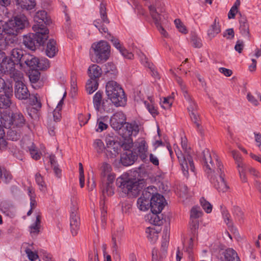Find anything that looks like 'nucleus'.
I'll use <instances>...</instances> for the list:
<instances>
[{"instance_id":"obj_51","label":"nucleus","mask_w":261,"mask_h":261,"mask_svg":"<svg viewBox=\"0 0 261 261\" xmlns=\"http://www.w3.org/2000/svg\"><path fill=\"white\" fill-rule=\"evenodd\" d=\"M200 204L203 209L207 213H210L212 210V205L204 198H201L200 200Z\"/></svg>"},{"instance_id":"obj_31","label":"nucleus","mask_w":261,"mask_h":261,"mask_svg":"<svg viewBox=\"0 0 261 261\" xmlns=\"http://www.w3.org/2000/svg\"><path fill=\"white\" fill-rule=\"evenodd\" d=\"M224 253L225 261H240L237 252L231 248L226 249Z\"/></svg>"},{"instance_id":"obj_22","label":"nucleus","mask_w":261,"mask_h":261,"mask_svg":"<svg viewBox=\"0 0 261 261\" xmlns=\"http://www.w3.org/2000/svg\"><path fill=\"white\" fill-rule=\"evenodd\" d=\"M161 229L159 227H148L146 230L147 237L150 243L153 244L156 242L159 237V233Z\"/></svg>"},{"instance_id":"obj_43","label":"nucleus","mask_w":261,"mask_h":261,"mask_svg":"<svg viewBox=\"0 0 261 261\" xmlns=\"http://www.w3.org/2000/svg\"><path fill=\"white\" fill-rule=\"evenodd\" d=\"M10 129L7 133V136L8 139L12 141H16L20 138V134L17 132L15 129H13L12 128H9Z\"/></svg>"},{"instance_id":"obj_39","label":"nucleus","mask_w":261,"mask_h":261,"mask_svg":"<svg viewBox=\"0 0 261 261\" xmlns=\"http://www.w3.org/2000/svg\"><path fill=\"white\" fill-rule=\"evenodd\" d=\"M154 187H148L145 189L142 192L141 196L140 198L145 199L146 201L150 202L151 197L153 196V192L155 191Z\"/></svg>"},{"instance_id":"obj_62","label":"nucleus","mask_w":261,"mask_h":261,"mask_svg":"<svg viewBox=\"0 0 261 261\" xmlns=\"http://www.w3.org/2000/svg\"><path fill=\"white\" fill-rule=\"evenodd\" d=\"M188 102L189 105L188 106L187 109L189 112L192 113L197 112L198 107L196 102L193 99L189 101Z\"/></svg>"},{"instance_id":"obj_27","label":"nucleus","mask_w":261,"mask_h":261,"mask_svg":"<svg viewBox=\"0 0 261 261\" xmlns=\"http://www.w3.org/2000/svg\"><path fill=\"white\" fill-rule=\"evenodd\" d=\"M239 22V30L240 33L241 34L243 37L249 38L250 34L249 24L247 23L246 19L244 18H242L240 20Z\"/></svg>"},{"instance_id":"obj_5","label":"nucleus","mask_w":261,"mask_h":261,"mask_svg":"<svg viewBox=\"0 0 261 261\" xmlns=\"http://www.w3.org/2000/svg\"><path fill=\"white\" fill-rule=\"evenodd\" d=\"M116 184L122 192L129 196H136L144 186L143 180L127 178L124 176L118 178Z\"/></svg>"},{"instance_id":"obj_47","label":"nucleus","mask_w":261,"mask_h":261,"mask_svg":"<svg viewBox=\"0 0 261 261\" xmlns=\"http://www.w3.org/2000/svg\"><path fill=\"white\" fill-rule=\"evenodd\" d=\"M100 170L101 176L105 177L112 173V167L109 164L105 162L102 164Z\"/></svg>"},{"instance_id":"obj_57","label":"nucleus","mask_w":261,"mask_h":261,"mask_svg":"<svg viewBox=\"0 0 261 261\" xmlns=\"http://www.w3.org/2000/svg\"><path fill=\"white\" fill-rule=\"evenodd\" d=\"M37 96V94L32 95L29 97H30L31 103L35 106L36 109H40L41 107V103Z\"/></svg>"},{"instance_id":"obj_23","label":"nucleus","mask_w":261,"mask_h":261,"mask_svg":"<svg viewBox=\"0 0 261 261\" xmlns=\"http://www.w3.org/2000/svg\"><path fill=\"white\" fill-rule=\"evenodd\" d=\"M88 72L90 79L97 81L102 74L101 68L96 64L91 65L88 68Z\"/></svg>"},{"instance_id":"obj_38","label":"nucleus","mask_w":261,"mask_h":261,"mask_svg":"<svg viewBox=\"0 0 261 261\" xmlns=\"http://www.w3.org/2000/svg\"><path fill=\"white\" fill-rule=\"evenodd\" d=\"M98 83L97 80L89 79L87 83L86 88L87 93L89 94L93 93L98 88Z\"/></svg>"},{"instance_id":"obj_4","label":"nucleus","mask_w":261,"mask_h":261,"mask_svg":"<svg viewBox=\"0 0 261 261\" xmlns=\"http://www.w3.org/2000/svg\"><path fill=\"white\" fill-rule=\"evenodd\" d=\"M106 92L108 98L116 107L124 106L126 97L120 85L114 81L108 82L106 85Z\"/></svg>"},{"instance_id":"obj_17","label":"nucleus","mask_w":261,"mask_h":261,"mask_svg":"<svg viewBox=\"0 0 261 261\" xmlns=\"http://www.w3.org/2000/svg\"><path fill=\"white\" fill-rule=\"evenodd\" d=\"M126 117L122 112H117L113 114L110 119L111 126L116 130L122 128L123 124L125 123Z\"/></svg>"},{"instance_id":"obj_59","label":"nucleus","mask_w":261,"mask_h":261,"mask_svg":"<svg viewBox=\"0 0 261 261\" xmlns=\"http://www.w3.org/2000/svg\"><path fill=\"white\" fill-rule=\"evenodd\" d=\"M172 103V99L171 97H165L164 100L161 102V107L164 109H169Z\"/></svg>"},{"instance_id":"obj_56","label":"nucleus","mask_w":261,"mask_h":261,"mask_svg":"<svg viewBox=\"0 0 261 261\" xmlns=\"http://www.w3.org/2000/svg\"><path fill=\"white\" fill-rule=\"evenodd\" d=\"M103 197L106 195L112 196L114 193V188L113 185L107 184L106 187L102 190Z\"/></svg>"},{"instance_id":"obj_2","label":"nucleus","mask_w":261,"mask_h":261,"mask_svg":"<svg viewBox=\"0 0 261 261\" xmlns=\"http://www.w3.org/2000/svg\"><path fill=\"white\" fill-rule=\"evenodd\" d=\"M29 24L28 20L24 15L15 16L7 21L0 20V51L6 49L13 43L20 31Z\"/></svg>"},{"instance_id":"obj_49","label":"nucleus","mask_w":261,"mask_h":261,"mask_svg":"<svg viewBox=\"0 0 261 261\" xmlns=\"http://www.w3.org/2000/svg\"><path fill=\"white\" fill-rule=\"evenodd\" d=\"M37 69L44 70L49 67V60L46 58L38 59Z\"/></svg>"},{"instance_id":"obj_3","label":"nucleus","mask_w":261,"mask_h":261,"mask_svg":"<svg viewBox=\"0 0 261 261\" xmlns=\"http://www.w3.org/2000/svg\"><path fill=\"white\" fill-rule=\"evenodd\" d=\"M181 144L185 153H183L177 146H174V150L178 158L184 175L188 177L189 172H194L195 166L193 158L190 155V147L187 145L186 139L181 138Z\"/></svg>"},{"instance_id":"obj_6","label":"nucleus","mask_w":261,"mask_h":261,"mask_svg":"<svg viewBox=\"0 0 261 261\" xmlns=\"http://www.w3.org/2000/svg\"><path fill=\"white\" fill-rule=\"evenodd\" d=\"M4 74L9 75L13 80L23 77V73L15 69V64L5 53L0 51V76Z\"/></svg>"},{"instance_id":"obj_25","label":"nucleus","mask_w":261,"mask_h":261,"mask_svg":"<svg viewBox=\"0 0 261 261\" xmlns=\"http://www.w3.org/2000/svg\"><path fill=\"white\" fill-rule=\"evenodd\" d=\"M93 104L94 108L97 111L105 110V102L102 101V93L98 91L95 93L93 97Z\"/></svg>"},{"instance_id":"obj_52","label":"nucleus","mask_w":261,"mask_h":261,"mask_svg":"<svg viewBox=\"0 0 261 261\" xmlns=\"http://www.w3.org/2000/svg\"><path fill=\"white\" fill-rule=\"evenodd\" d=\"M39 69H33L30 72L29 77L30 81L33 83H36L40 79V73L38 71Z\"/></svg>"},{"instance_id":"obj_35","label":"nucleus","mask_w":261,"mask_h":261,"mask_svg":"<svg viewBox=\"0 0 261 261\" xmlns=\"http://www.w3.org/2000/svg\"><path fill=\"white\" fill-rule=\"evenodd\" d=\"M150 221L153 225L159 226L163 224L164 220L161 212L152 213L150 217Z\"/></svg>"},{"instance_id":"obj_40","label":"nucleus","mask_w":261,"mask_h":261,"mask_svg":"<svg viewBox=\"0 0 261 261\" xmlns=\"http://www.w3.org/2000/svg\"><path fill=\"white\" fill-rule=\"evenodd\" d=\"M99 13L101 21L105 23H109V20L107 17L106 13V4L102 2L100 5Z\"/></svg>"},{"instance_id":"obj_41","label":"nucleus","mask_w":261,"mask_h":261,"mask_svg":"<svg viewBox=\"0 0 261 261\" xmlns=\"http://www.w3.org/2000/svg\"><path fill=\"white\" fill-rule=\"evenodd\" d=\"M1 211L7 215L12 214L13 211V207L12 205L9 203L4 202H2L1 204Z\"/></svg>"},{"instance_id":"obj_13","label":"nucleus","mask_w":261,"mask_h":261,"mask_svg":"<svg viewBox=\"0 0 261 261\" xmlns=\"http://www.w3.org/2000/svg\"><path fill=\"white\" fill-rule=\"evenodd\" d=\"M22 78L13 80L15 82L14 93L16 97L19 99H27L31 94L24 84L22 82Z\"/></svg>"},{"instance_id":"obj_30","label":"nucleus","mask_w":261,"mask_h":261,"mask_svg":"<svg viewBox=\"0 0 261 261\" xmlns=\"http://www.w3.org/2000/svg\"><path fill=\"white\" fill-rule=\"evenodd\" d=\"M41 215L39 214H37L36 217L35 222L30 227V233L32 234V236H36L37 234H38L39 232V229L41 226Z\"/></svg>"},{"instance_id":"obj_14","label":"nucleus","mask_w":261,"mask_h":261,"mask_svg":"<svg viewBox=\"0 0 261 261\" xmlns=\"http://www.w3.org/2000/svg\"><path fill=\"white\" fill-rule=\"evenodd\" d=\"M101 21L100 19H96L93 22V24L98 29L99 31L101 33H107V35L105 37L110 40L112 42L113 45L120 51L123 48L120 43V41L117 38H115L110 34L108 33V28L103 24L100 25Z\"/></svg>"},{"instance_id":"obj_34","label":"nucleus","mask_w":261,"mask_h":261,"mask_svg":"<svg viewBox=\"0 0 261 261\" xmlns=\"http://www.w3.org/2000/svg\"><path fill=\"white\" fill-rule=\"evenodd\" d=\"M28 245L29 244L27 243H24L22 245V247L24 248V252L27 254L28 258L31 261H40L37 253L33 251L29 248Z\"/></svg>"},{"instance_id":"obj_53","label":"nucleus","mask_w":261,"mask_h":261,"mask_svg":"<svg viewBox=\"0 0 261 261\" xmlns=\"http://www.w3.org/2000/svg\"><path fill=\"white\" fill-rule=\"evenodd\" d=\"M29 150L33 159L37 160L40 158V153L38 152L33 144L29 147Z\"/></svg>"},{"instance_id":"obj_7","label":"nucleus","mask_w":261,"mask_h":261,"mask_svg":"<svg viewBox=\"0 0 261 261\" xmlns=\"http://www.w3.org/2000/svg\"><path fill=\"white\" fill-rule=\"evenodd\" d=\"M32 29L35 33L24 36L23 43L27 47L34 50L37 47L43 44L48 36V34L40 31V30L37 25H33Z\"/></svg>"},{"instance_id":"obj_44","label":"nucleus","mask_w":261,"mask_h":261,"mask_svg":"<svg viewBox=\"0 0 261 261\" xmlns=\"http://www.w3.org/2000/svg\"><path fill=\"white\" fill-rule=\"evenodd\" d=\"M137 205L140 210L145 211L149 207L150 202L149 201H146L145 199L139 198L137 200Z\"/></svg>"},{"instance_id":"obj_8","label":"nucleus","mask_w":261,"mask_h":261,"mask_svg":"<svg viewBox=\"0 0 261 261\" xmlns=\"http://www.w3.org/2000/svg\"><path fill=\"white\" fill-rule=\"evenodd\" d=\"M91 48L94 51V54L91 55L93 62L99 63L109 58L110 46L107 41H100L97 43H93Z\"/></svg>"},{"instance_id":"obj_48","label":"nucleus","mask_w":261,"mask_h":261,"mask_svg":"<svg viewBox=\"0 0 261 261\" xmlns=\"http://www.w3.org/2000/svg\"><path fill=\"white\" fill-rule=\"evenodd\" d=\"M93 145L96 151L99 153L103 152L106 149L103 142L100 139H96L94 142Z\"/></svg>"},{"instance_id":"obj_36","label":"nucleus","mask_w":261,"mask_h":261,"mask_svg":"<svg viewBox=\"0 0 261 261\" xmlns=\"http://www.w3.org/2000/svg\"><path fill=\"white\" fill-rule=\"evenodd\" d=\"M66 92L64 93L63 97L61 100L59 102L56 109L53 111L54 119L55 121H58L60 120L61 114L60 112L62 110V107L63 104V99L66 96Z\"/></svg>"},{"instance_id":"obj_15","label":"nucleus","mask_w":261,"mask_h":261,"mask_svg":"<svg viewBox=\"0 0 261 261\" xmlns=\"http://www.w3.org/2000/svg\"><path fill=\"white\" fill-rule=\"evenodd\" d=\"M165 198L162 195L156 193L152 196L150 201L152 213L161 212L165 206Z\"/></svg>"},{"instance_id":"obj_63","label":"nucleus","mask_w":261,"mask_h":261,"mask_svg":"<svg viewBox=\"0 0 261 261\" xmlns=\"http://www.w3.org/2000/svg\"><path fill=\"white\" fill-rule=\"evenodd\" d=\"M90 114H88L87 116H85L82 114H79L78 116V119L80 125L83 126L86 124L90 119Z\"/></svg>"},{"instance_id":"obj_64","label":"nucleus","mask_w":261,"mask_h":261,"mask_svg":"<svg viewBox=\"0 0 261 261\" xmlns=\"http://www.w3.org/2000/svg\"><path fill=\"white\" fill-rule=\"evenodd\" d=\"M223 36L227 39H232L234 38V32L233 29H228L223 33Z\"/></svg>"},{"instance_id":"obj_12","label":"nucleus","mask_w":261,"mask_h":261,"mask_svg":"<svg viewBox=\"0 0 261 261\" xmlns=\"http://www.w3.org/2000/svg\"><path fill=\"white\" fill-rule=\"evenodd\" d=\"M151 3L148 6L150 14L154 21L155 24L160 33L164 37H167L168 34L161 24V15L157 12L156 7L158 6V1L152 0Z\"/></svg>"},{"instance_id":"obj_33","label":"nucleus","mask_w":261,"mask_h":261,"mask_svg":"<svg viewBox=\"0 0 261 261\" xmlns=\"http://www.w3.org/2000/svg\"><path fill=\"white\" fill-rule=\"evenodd\" d=\"M105 72L107 76H110L111 78H114L117 74V69L115 65L112 63H108L105 65Z\"/></svg>"},{"instance_id":"obj_50","label":"nucleus","mask_w":261,"mask_h":261,"mask_svg":"<svg viewBox=\"0 0 261 261\" xmlns=\"http://www.w3.org/2000/svg\"><path fill=\"white\" fill-rule=\"evenodd\" d=\"M150 103L145 101L144 104L146 106L149 113L153 116L155 117L158 114V112L156 108L153 105V102L151 99L150 100Z\"/></svg>"},{"instance_id":"obj_21","label":"nucleus","mask_w":261,"mask_h":261,"mask_svg":"<svg viewBox=\"0 0 261 261\" xmlns=\"http://www.w3.org/2000/svg\"><path fill=\"white\" fill-rule=\"evenodd\" d=\"M221 32V27L217 17L214 19L213 24L210 26L207 30V34L209 38L211 40L215 37L217 35Z\"/></svg>"},{"instance_id":"obj_46","label":"nucleus","mask_w":261,"mask_h":261,"mask_svg":"<svg viewBox=\"0 0 261 261\" xmlns=\"http://www.w3.org/2000/svg\"><path fill=\"white\" fill-rule=\"evenodd\" d=\"M202 214V212L199 207H193L191 210L190 219L197 220Z\"/></svg>"},{"instance_id":"obj_60","label":"nucleus","mask_w":261,"mask_h":261,"mask_svg":"<svg viewBox=\"0 0 261 261\" xmlns=\"http://www.w3.org/2000/svg\"><path fill=\"white\" fill-rule=\"evenodd\" d=\"M174 23L176 28L180 32L183 34H186L187 33L185 26L179 19H175L174 20Z\"/></svg>"},{"instance_id":"obj_11","label":"nucleus","mask_w":261,"mask_h":261,"mask_svg":"<svg viewBox=\"0 0 261 261\" xmlns=\"http://www.w3.org/2000/svg\"><path fill=\"white\" fill-rule=\"evenodd\" d=\"M35 24L38 27L40 31L44 33L48 34L49 30L47 29L46 25H49L51 22V20L47 16V13L45 11H39L34 17Z\"/></svg>"},{"instance_id":"obj_10","label":"nucleus","mask_w":261,"mask_h":261,"mask_svg":"<svg viewBox=\"0 0 261 261\" xmlns=\"http://www.w3.org/2000/svg\"><path fill=\"white\" fill-rule=\"evenodd\" d=\"M1 122L5 128H9L22 127L25 123L23 116L20 112L13 113L11 116H5L2 117Z\"/></svg>"},{"instance_id":"obj_29","label":"nucleus","mask_w":261,"mask_h":261,"mask_svg":"<svg viewBox=\"0 0 261 261\" xmlns=\"http://www.w3.org/2000/svg\"><path fill=\"white\" fill-rule=\"evenodd\" d=\"M16 4L22 9L31 10L36 6L35 0H17Z\"/></svg>"},{"instance_id":"obj_61","label":"nucleus","mask_w":261,"mask_h":261,"mask_svg":"<svg viewBox=\"0 0 261 261\" xmlns=\"http://www.w3.org/2000/svg\"><path fill=\"white\" fill-rule=\"evenodd\" d=\"M0 177L4 179L5 182H8L11 180L12 176L9 171L3 170L2 172L1 173Z\"/></svg>"},{"instance_id":"obj_16","label":"nucleus","mask_w":261,"mask_h":261,"mask_svg":"<svg viewBox=\"0 0 261 261\" xmlns=\"http://www.w3.org/2000/svg\"><path fill=\"white\" fill-rule=\"evenodd\" d=\"M133 152H136L137 157L144 162H145L147 158L148 145L144 139H141L134 143Z\"/></svg>"},{"instance_id":"obj_26","label":"nucleus","mask_w":261,"mask_h":261,"mask_svg":"<svg viewBox=\"0 0 261 261\" xmlns=\"http://www.w3.org/2000/svg\"><path fill=\"white\" fill-rule=\"evenodd\" d=\"M125 129L126 130L125 132V136H136L139 131V126L135 123H126Z\"/></svg>"},{"instance_id":"obj_45","label":"nucleus","mask_w":261,"mask_h":261,"mask_svg":"<svg viewBox=\"0 0 261 261\" xmlns=\"http://www.w3.org/2000/svg\"><path fill=\"white\" fill-rule=\"evenodd\" d=\"M78 202L76 197L73 196L70 200V214L71 213L78 214Z\"/></svg>"},{"instance_id":"obj_58","label":"nucleus","mask_w":261,"mask_h":261,"mask_svg":"<svg viewBox=\"0 0 261 261\" xmlns=\"http://www.w3.org/2000/svg\"><path fill=\"white\" fill-rule=\"evenodd\" d=\"M199 227V222L197 220H191L190 222V228L192 233L195 235Z\"/></svg>"},{"instance_id":"obj_9","label":"nucleus","mask_w":261,"mask_h":261,"mask_svg":"<svg viewBox=\"0 0 261 261\" xmlns=\"http://www.w3.org/2000/svg\"><path fill=\"white\" fill-rule=\"evenodd\" d=\"M170 236V229L166 226L163 232V240L160 250L154 248L152 251V261H163L166 258L167 253V247Z\"/></svg>"},{"instance_id":"obj_18","label":"nucleus","mask_w":261,"mask_h":261,"mask_svg":"<svg viewBox=\"0 0 261 261\" xmlns=\"http://www.w3.org/2000/svg\"><path fill=\"white\" fill-rule=\"evenodd\" d=\"M137 159V154L136 152L127 150L121 154L120 161L122 165L128 166L133 164Z\"/></svg>"},{"instance_id":"obj_19","label":"nucleus","mask_w":261,"mask_h":261,"mask_svg":"<svg viewBox=\"0 0 261 261\" xmlns=\"http://www.w3.org/2000/svg\"><path fill=\"white\" fill-rule=\"evenodd\" d=\"M24 56V54H23L22 50L15 48L11 51L10 57L9 59H11L15 65L19 64L20 67H22Z\"/></svg>"},{"instance_id":"obj_42","label":"nucleus","mask_w":261,"mask_h":261,"mask_svg":"<svg viewBox=\"0 0 261 261\" xmlns=\"http://www.w3.org/2000/svg\"><path fill=\"white\" fill-rule=\"evenodd\" d=\"M35 180L39 187V189L42 191H45L46 190V184L44 181L43 177L39 173H37L36 174Z\"/></svg>"},{"instance_id":"obj_24","label":"nucleus","mask_w":261,"mask_h":261,"mask_svg":"<svg viewBox=\"0 0 261 261\" xmlns=\"http://www.w3.org/2000/svg\"><path fill=\"white\" fill-rule=\"evenodd\" d=\"M23 60V64H25L33 69H37L38 58L33 55L25 54H24Z\"/></svg>"},{"instance_id":"obj_54","label":"nucleus","mask_w":261,"mask_h":261,"mask_svg":"<svg viewBox=\"0 0 261 261\" xmlns=\"http://www.w3.org/2000/svg\"><path fill=\"white\" fill-rule=\"evenodd\" d=\"M231 153L233 159L237 164L238 168H240L242 166L244 167V164L242 162V158L240 153L236 150L232 151Z\"/></svg>"},{"instance_id":"obj_37","label":"nucleus","mask_w":261,"mask_h":261,"mask_svg":"<svg viewBox=\"0 0 261 261\" xmlns=\"http://www.w3.org/2000/svg\"><path fill=\"white\" fill-rule=\"evenodd\" d=\"M11 103L10 97L8 95L5 94L0 96V110L9 108Z\"/></svg>"},{"instance_id":"obj_32","label":"nucleus","mask_w":261,"mask_h":261,"mask_svg":"<svg viewBox=\"0 0 261 261\" xmlns=\"http://www.w3.org/2000/svg\"><path fill=\"white\" fill-rule=\"evenodd\" d=\"M106 141L107 144L106 150L107 151L111 152L112 154L118 153V147L116 146L117 144L116 142L111 137L107 138Z\"/></svg>"},{"instance_id":"obj_28","label":"nucleus","mask_w":261,"mask_h":261,"mask_svg":"<svg viewBox=\"0 0 261 261\" xmlns=\"http://www.w3.org/2000/svg\"><path fill=\"white\" fill-rule=\"evenodd\" d=\"M57 51L56 41L54 39L49 40L45 50L46 55L49 58L54 57Z\"/></svg>"},{"instance_id":"obj_55","label":"nucleus","mask_w":261,"mask_h":261,"mask_svg":"<svg viewBox=\"0 0 261 261\" xmlns=\"http://www.w3.org/2000/svg\"><path fill=\"white\" fill-rule=\"evenodd\" d=\"M192 45L195 48H200L202 46L201 40L200 38L198 37L197 35H193L191 36V38Z\"/></svg>"},{"instance_id":"obj_1","label":"nucleus","mask_w":261,"mask_h":261,"mask_svg":"<svg viewBox=\"0 0 261 261\" xmlns=\"http://www.w3.org/2000/svg\"><path fill=\"white\" fill-rule=\"evenodd\" d=\"M205 171L208 174L211 182L219 192H226L228 187L224 178L223 166L219 160L216 153L207 148L204 149L202 154Z\"/></svg>"},{"instance_id":"obj_20","label":"nucleus","mask_w":261,"mask_h":261,"mask_svg":"<svg viewBox=\"0 0 261 261\" xmlns=\"http://www.w3.org/2000/svg\"><path fill=\"white\" fill-rule=\"evenodd\" d=\"M80 223L78 214L71 213L70 214V226L72 236H75L77 233Z\"/></svg>"}]
</instances>
